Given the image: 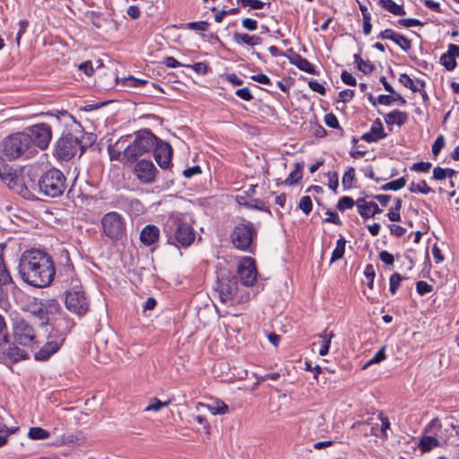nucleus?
Here are the masks:
<instances>
[{"label":"nucleus","instance_id":"1","mask_svg":"<svg viewBox=\"0 0 459 459\" xmlns=\"http://www.w3.org/2000/svg\"><path fill=\"white\" fill-rule=\"evenodd\" d=\"M30 314L39 326L45 327L48 333V341L34 355L36 360L46 361L60 349L74 324L54 299L39 303Z\"/></svg>","mask_w":459,"mask_h":459},{"label":"nucleus","instance_id":"2","mask_svg":"<svg viewBox=\"0 0 459 459\" xmlns=\"http://www.w3.org/2000/svg\"><path fill=\"white\" fill-rule=\"evenodd\" d=\"M19 273L22 279L28 284L45 288L49 286L55 278V263L45 252L36 249L29 250L22 255Z\"/></svg>","mask_w":459,"mask_h":459},{"label":"nucleus","instance_id":"3","mask_svg":"<svg viewBox=\"0 0 459 459\" xmlns=\"http://www.w3.org/2000/svg\"><path fill=\"white\" fill-rule=\"evenodd\" d=\"M47 115L50 117L52 124H62L65 127L56 144V156L66 161L77 154L81 157L86 149V146L82 143L84 132L81 124L67 111H59L57 115L49 113Z\"/></svg>","mask_w":459,"mask_h":459},{"label":"nucleus","instance_id":"4","mask_svg":"<svg viewBox=\"0 0 459 459\" xmlns=\"http://www.w3.org/2000/svg\"><path fill=\"white\" fill-rule=\"evenodd\" d=\"M166 243L178 249L189 247L195 239V230L182 213L171 214L166 221L163 230Z\"/></svg>","mask_w":459,"mask_h":459},{"label":"nucleus","instance_id":"5","mask_svg":"<svg viewBox=\"0 0 459 459\" xmlns=\"http://www.w3.org/2000/svg\"><path fill=\"white\" fill-rule=\"evenodd\" d=\"M130 138H133V140L123 151L122 162L124 164L134 163L145 154L152 153L158 141V137H156L151 130L144 129L135 132L132 135L128 134L125 137H121L117 142L116 145L124 143Z\"/></svg>","mask_w":459,"mask_h":459},{"label":"nucleus","instance_id":"6","mask_svg":"<svg viewBox=\"0 0 459 459\" xmlns=\"http://www.w3.org/2000/svg\"><path fill=\"white\" fill-rule=\"evenodd\" d=\"M30 140L25 132L6 136L0 142V159L11 161L22 157L29 158L32 153Z\"/></svg>","mask_w":459,"mask_h":459},{"label":"nucleus","instance_id":"7","mask_svg":"<svg viewBox=\"0 0 459 459\" xmlns=\"http://www.w3.org/2000/svg\"><path fill=\"white\" fill-rule=\"evenodd\" d=\"M215 290L219 293L220 300L224 304L240 303L249 299V293L239 288L238 276L230 273L221 272L217 276Z\"/></svg>","mask_w":459,"mask_h":459},{"label":"nucleus","instance_id":"8","mask_svg":"<svg viewBox=\"0 0 459 459\" xmlns=\"http://www.w3.org/2000/svg\"><path fill=\"white\" fill-rule=\"evenodd\" d=\"M256 237L257 230L254 223L245 219H240L230 233L232 246L238 250L251 254L255 252Z\"/></svg>","mask_w":459,"mask_h":459},{"label":"nucleus","instance_id":"9","mask_svg":"<svg viewBox=\"0 0 459 459\" xmlns=\"http://www.w3.org/2000/svg\"><path fill=\"white\" fill-rule=\"evenodd\" d=\"M39 192L50 198L61 196L65 191L66 178L64 173L56 168L44 172L38 180Z\"/></svg>","mask_w":459,"mask_h":459},{"label":"nucleus","instance_id":"10","mask_svg":"<svg viewBox=\"0 0 459 459\" xmlns=\"http://www.w3.org/2000/svg\"><path fill=\"white\" fill-rule=\"evenodd\" d=\"M101 228L104 235L117 241L126 235V222L124 217L117 212H109L101 218Z\"/></svg>","mask_w":459,"mask_h":459},{"label":"nucleus","instance_id":"11","mask_svg":"<svg viewBox=\"0 0 459 459\" xmlns=\"http://www.w3.org/2000/svg\"><path fill=\"white\" fill-rule=\"evenodd\" d=\"M25 134L30 138V150L33 152V147L37 146L41 150L48 148L52 139L51 125L48 123H38L25 131Z\"/></svg>","mask_w":459,"mask_h":459},{"label":"nucleus","instance_id":"12","mask_svg":"<svg viewBox=\"0 0 459 459\" xmlns=\"http://www.w3.org/2000/svg\"><path fill=\"white\" fill-rule=\"evenodd\" d=\"M13 337L22 346H32L36 343V333L32 325L24 318H18L13 323Z\"/></svg>","mask_w":459,"mask_h":459},{"label":"nucleus","instance_id":"13","mask_svg":"<svg viewBox=\"0 0 459 459\" xmlns=\"http://www.w3.org/2000/svg\"><path fill=\"white\" fill-rule=\"evenodd\" d=\"M65 302L66 308L79 316H84L89 310V301L83 291H66Z\"/></svg>","mask_w":459,"mask_h":459},{"label":"nucleus","instance_id":"14","mask_svg":"<svg viewBox=\"0 0 459 459\" xmlns=\"http://www.w3.org/2000/svg\"><path fill=\"white\" fill-rule=\"evenodd\" d=\"M134 163L133 172L142 184L149 185L155 182L159 171L152 160L141 159Z\"/></svg>","mask_w":459,"mask_h":459},{"label":"nucleus","instance_id":"15","mask_svg":"<svg viewBox=\"0 0 459 459\" xmlns=\"http://www.w3.org/2000/svg\"><path fill=\"white\" fill-rule=\"evenodd\" d=\"M240 282L244 286H252L257 280V271L252 257H244L238 266Z\"/></svg>","mask_w":459,"mask_h":459},{"label":"nucleus","instance_id":"16","mask_svg":"<svg viewBox=\"0 0 459 459\" xmlns=\"http://www.w3.org/2000/svg\"><path fill=\"white\" fill-rule=\"evenodd\" d=\"M154 158L158 165L162 169H168L172 166L171 159L173 150L169 143L162 142L158 138L156 146L152 151Z\"/></svg>","mask_w":459,"mask_h":459},{"label":"nucleus","instance_id":"17","mask_svg":"<svg viewBox=\"0 0 459 459\" xmlns=\"http://www.w3.org/2000/svg\"><path fill=\"white\" fill-rule=\"evenodd\" d=\"M356 206L358 212L364 220L373 218L383 212L377 203L367 201L365 198H359L356 201Z\"/></svg>","mask_w":459,"mask_h":459},{"label":"nucleus","instance_id":"18","mask_svg":"<svg viewBox=\"0 0 459 459\" xmlns=\"http://www.w3.org/2000/svg\"><path fill=\"white\" fill-rule=\"evenodd\" d=\"M288 52H290V55H286V57L289 59L290 64L294 65L299 70L304 71L307 74H317L316 67L308 60L302 57L299 54L296 53L292 48H289Z\"/></svg>","mask_w":459,"mask_h":459},{"label":"nucleus","instance_id":"19","mask_svg":"<svg viewBox=\"0 0 459 459\" xmlns=\"http://www.w3.org/2000/svg\"><path fill=\"white\" fill-rule=\"evenodd\" d=\"M458 56L459 45L449 44L447 51L440 56V64L444 65L447 71H453L457 65L455 58Z\"/></svg>","mask_w":459,"mask_h":459},{"label":"nucleus","instance_id":"20","mask_svg":"<svg viewBox=\"0 0 459 459\" xmlns=\"http://www.w3.org/2000/svg\"><path fill=\"white\" fill-rule=\"evenodd\" d=\"M387 134L384 132L382 122L379 118H377L370 130L362 134L361 140L367 143H377L382 139L386 138Z\"/></svg>","mask_w":459,"mask_h":459},{"label":"nucleus","instance_id":"21","mask_svg":"<svg viewBox=\"0 0 459 459\" xmlns=\"http://www.w3.org/2000/svg\"><path fill=\"white\" fill-rule=\"evenodd\" d=\"M0 351L5 354L13 363L26 359L29 357V354L25 350L21 349L15 345L8 344V340L6 341L5 344L1 345Z\"/></svg>","mask_w":459,"mask_h":459},{"label":"nucleus","instance_id":"22","mask_svg":"<svg viewBox=\"0 0 459 459\" xmlns=\"http://www.w3.org/2000/svg\"><path fill=\"white\" fill-rule=\"evenodd\" d=\"M159 236V228L155 225L148 224L142 230L140 233V240L144 246L149 247L158 240Z\"/></svg>","mask_w":459,"mask_h":459},{"label":"nucleus","instance_id":"23","mask_svg":"<svg viewBox=\"0 0 459 459\" xmlns=\"http://www.w3.org/2000/svg\"><path fill=\"white\" fill-rule=\"evenodd\" d=\"M408 120V114L399 109H394L385 115V122L387 125L403 126Z\"/></svg>","mask_w":459,"mask_h":459},{"label":"nucleus","instance_id":"24","mask_svg":"<svg viewBox=\"0 0 459 459\" xmlns=\"http://www.w3.org/2000/svg\"><path fill=\"white\" fill-rule=\"evenodd\" d=\"M233 40L237 44H245L250 47L260 45L262 39L256 35H249L247 33L235 32L233 34Z\"/></svg>","mask_w":459,"mask_h":459},{"label":"nucleus","instance_id":"25","mask_svg":"<svg viewBox=\"0 0 459 459\" xmlns=\"http://www.w3.org/2000/svg\"><path fill=\"white\" fill-rule=\"evenodd\" d=\"M0 179L11 187L12 184H16L18 178L11 167L2 163L0 165Z\"/></svg>","mask_w":459,"mask_h":459},{"label":"nucleus","instance_id":"26","mask_svg":"<svg viewBox=\"0 0 459 459\" xmlns=\"http://www.w3.org/2000/svg\"><path fill=\"white\" fill-rule=\"evenodd\" d=\"M378 4L394 15L403 16L406 14L403 6L397 4L394 0H378Z\"/></svg>","mask_w":459,"mask_h":459},{"label":"nucleus","instance_id":"27","mask_svg":"<svg viewBox=\"0 0 459 459\" xmlns=\"http://www.w3.org/2000/svg\"><path fill=\"white\" fill-rule=\"evenodd\" d=\"M346 240L342 236H340L336 242V247L332 253L330 264L341 259L345 252Z\"/></svg>","mask_w":459,"mask_h":459},{"label":"nucleus","instance_id":"28","mask_svg":"<svg viewBox=\"0 0 459 459\" xmlns=\"http://www.w3.org/2000/svg\"><path fill=\"white\" fill-rule=\"evenodd\" d=\"M303 165L300 163L295 164V169L289 174L284 183L287 186H292L299 182L302 178Z\"/></svg>","mask_w":459,"mask_h":459},{"label":"nucleus","instance_id":"29","mask_svg":"<svg viewBox=\"0 0 459 459\" xmlns=\"http://www.w3.org/2000/svg\"><path fill=\"white\" fill-rule=\"evenodd\" d=\"M419 446L422 452H429L431 449L437 447L439 446V441L434 437L425 436L420 439Z\"/></svg>","mask_w":459,"mask_h":459},{"label":"nucleus","instance_id":"30","mask_svg":"<svg viewBox=\"0 0 459 459\" xmlns=\"http://www.w3.org/2000/svg\"><path fill=\"white\" fill-rule=\"evenodd\" d=\"M353 58H354V62L357 64L358 65V69L359 71H361L362 73H364L365 74H371L374 70V65L373 64H371L370 61H364L359 54H354L353 56Z\"/></svg>","mask_w":459,"mask_h":459},{"label":"nucleus","instance_id":"31","mask_svg":"<svg viewBox=\"0 0 459 459\" xmlns=\"http://www.w3.org/2000/svg\"><path fill=\"white\" fill-rule=\"evenodd\" d=\"M403 202L400 198L394 199V205L391 207L386 214L391 221H401L400 210L402 208Z\"/></svg>","mask_w":459,"mask_h":459},{"label":"nucleus","instance_id":"32","mask_svg":"<svg viewBox=\"0 0 459 459\" xmlns=\"http://www.w3.org/2000/svg\"><path fill=\"white\" fill-rule=\"evenodd\" d=\"M399 82L413 92L421 91V88H420V83H417V80L414 82L407 74H400Z\"/></svg>","mask_w":459,"mask_h":459},{"label":"nucleus","instance_id":"33","mask_svg":"<svg viewBox=\"0 0 459 459\" xmlns=\"http://www.w3.org/2000/svg\"><path fill=\"white\" fill-rule=\"evenodd\" d=\"M134 202L136 204L139 203L138 200H129L124 195H118L111 201V206L119 209H126L129 205H132Z\"/></svg>","mask_w":459,"mask_h":459},{"label":"nucleus","instance_id":"34","mask_svg":"<svg viewBox=\"0 0 459 459\" xmlns=\"http://www.w3.org/2000/svg\"><path fill=\"white\" fill-rule=\"evenodd\" d=\"M28 436L30 439L41 440L48 438L50 434L48 431L43 429L42 428L33 427L30 429Z\"/></svg>","mask_w":459,"mask_h":459},{"label":"nucleus","instance_id":"35","mask_svg":"<svg viewBox=\"0 0 459 459\" xmlns=\"http://www.w3.org/2000/svg\"><path fill=\"white\" fill-rule=\"evenodd\" d=\"M355 179V169L350 167L343 174L342 184L344 189H350L352 187L353 181Z\"/></svg>","mask_w":459,"mask_h":459},{"label":"nucleus","instance_id":"36","mask_svg":"<svg viewBox=\"0 0 459 459\" xmlns=\"http://www.w3.org/2000/svg\"><path fill=\"white\" fill-rule=\"evenodd\" d=\"M409 191L411 193L420 192L421 194L427 195V194L432 192V189L428 186V184L425 180H420L417 184H415L414 182H411V184L409 186Z\"/></svg>","mask_w":459,"mask_h":459},{"label":"nucleus","instance_id":"37","mask_svg":"<svg viewBox=\"0 0 459 459\" xmlns=\"http://www.w3.org/2000/svg\"><path fill=\"white\" fill-rule=\"evenodd\" d=\"M0 281L13 282L12 277L4 264V260L3 257V249H0Z\"/></svg>","mask_w":459,"mask_h":459},{"label":"nucleus","instance_id":"38","mask_svg":"<svg viewBox=\"0 0 459 459\" xmlns=\"http://www.w3.org/2000/svg\"><path fill=\"white\" fill-rule=\"evenodd\" d=\"M403 279V277L398 273H394L389 279V290L392 294H395L397 290L400 287L401 281Z\"/></svg>","mask_w":459,"mask_h":459},{"label":"nucleus","instance_id":"39","mask_svg":"<svg viewBox=\"0 0 459 459\" xmlns=\"http://www.w3.org/2000/svg\"><path fill=\"white\" fill-rule=\"evenodd\" d=\"M171 401L170 400H168V401H165V402H161L160 400L157 399V398H153L150 404L145 408L144 411H159L160 410H161L162 408L168 406L169 404H170Z\"/></svg>","mask_w":459,"mask_h":459},{"label":"nucleus","instance_id":"40","mask_svg":"<svg viewBox=\"0 0 459 459\" xmlns=\"http://www.w3.org/2000/svg\"><path fill=\"white\" fill-rule=\"evenodd\" d=\"M356 204V202L350 196H342L337 203V209L343 212L347 209H351Z\"/></svg>","mask_w":459,"mask_h":459},{"label":"nucleus","instance_id":"41","mask_svg":"<svg viewBox=\"0 0 459 459\" xmlns=\"http://www.w3.org/2000/svg\"><path fill=\"white\" fill-rule=\"evenodd\" d=\"M84 441V437L81 432L64 435L63 442L65 444H81Z\"/></svg>","mask_w":459,"mask_h":459},{"label":"nucleus","instance_id":"42","mask_svg":"<svg viewBox=\"0 0 459 459\" xmlns=\"http://www.w3.org/2000/svg\"><path fill=\"white\" fill-rule=\"evenodd\" d=\"M299 208L302 210V212L307 215L310 213L313 208L312 200L310 196L305 195L302 196L299 203Z\"/></svg>","mask_w":459,"mask_h":459},{"label":"nucleus","instance_id":"43","mask_svg":"<svg viewBox=\"0 0 459 459\" xmlns=\"http://www.w3.org/2000/svg\"><path fill=\"white\" fill-rule=\"evenodd\" d=\"M393 42L397 44L405 52H407L411 48V40L398 32L395 36V39L393 40Z\"/></svg>","mask_w":459,"mask_h":459},{"label":"nucleus","instance_id":"44","mask_svg":"<svg viewBox=\"0 0 459 459\" xmlns=\"http://www.w3.org/2000/svg\"><path fill=\"white\" fill-rule=\"evenodd\" d=\"M385 346L382 347L377 353L373 356L372 359H370L367 364L364 366V368H368V366L376 363H380L385 359Z\"/></svg>","mask_w":459,"mask_h":459},{"label":"nucleus","instance_id":"45","mask_svg":"<svg viewBox=\"0 0 459 459\" xmlns=\"http://www.w3.org/2000/svg\"><path fill=\"white\" fill-rule=\"evenodd\" d=\"M209 23L207 22H191L186 24V27L189 30L197 31H205L208 28Z\"/></svg>","mask_w":459,"mask_h":459},{"label":"nucleus","instance_id":"46","mask_svg":"<svg viewBox=\"0 0 459 459\" xmlns=\"http://www.w3.org/2000/svg\"><path fill=\"white\" fill-rule=\"evenodd\" d=\"M416 290L419 295L423 296L431 292L432 286L427 281H420L416 283Z\"/></svg>","mask_w":459,"mask_h":459},{"label":"nucleus","instance_id":"47","mask_svg":"<svg viewBox=\"0 0 459 459\" xmlns=\"http://www.w3.org/2000/svg\"><path fill=\"white\" fill-rule=\"evenodd\" d=\"M406 185V179L401 177L395 180L388 182V187L390 191H397L404 187Z\"/></svg>","mask_w":459,"mask_h":459},{"label":"nucleus","instance_id":"48","mask_svg":"<svg viewBox=\"0 0 459 459\" xmlns=\"http://www.w3.org/2000/svg\"><path fill=\"white\" fill-rule=\"evenodd\" d=\"M398 23L405 28L414 27V26H420L422 25V22L415 18H403L398 20Z\"/></svg>","mask_w":459,"mask_h":459},{"label":"nucleus","instance_id":"49","mask_svg":"<svg viewBox=\"0 0 459 459\" xmlns=\"http://www.w3.org/2000/svg\"><path fill=\"white\" fill-rule=\"evenodd\" d=\"M431 168L430 162L420 161L412 164L411 169L416 172H429Z\"/></svg>","mask_w":459,"mask_h":459},{"label":"nucleus","instance_id":"50","mask_svg":"<svg viewBox=\"0 0 459 459\" xmlns=\"http://www.w3.org/2000/svg\"><path fill=\"white\" fill-rule=\"evenodd\" d=\"M148 82H149L148 81L142 80V79H136L133 76H130L124 80V85L128 86V87H140Z\"/></svg>","mask_w":459,"mask_h":459},{"label":"nucleus","instance_id":"51","mask_svg":"<svg viewBox=\"0 0 459 459\" xmlns=\"http://www.w3.org/2000/svg\"><path fill=\"white\" fill-rule=\"evenodd\" d=\"M326 214L328 215V217L323 221L324 222L333 223L338 226L342 225V222L337 212L327 210Z\"/></svg>","mask_w":459,"mask_h":459},{"label":"nucleus","instance_id":"52","mask_svg":"<svg viewBox=\"0 0 459 459\" xmlns=\"http://www.w3.org/2000/svg\"><path fill=\"white\" fill-rule=\"evenodd\" d=\"M185 66L192 68L199 74H206L208 71V65L204 62H198L194 65H186Z\"/></svg>","mask_w":459,"mask_h":459},{"label":"nucleus","instance_id":"53","mask_svg":"<svg viewBox=\"0 0 459 459\" xmlns=\"http://www.w3.org/2000/svg\"><path fill=\"white\" fill-rule=\"evenodd\" d=\"M354 97V91L350 89H345L339 92L338 100L343 103L351 101Z\"/></svg>","mask_w":459,"mask_h":459},{"label":"nucleus","instance_id":"54","mask_svg":"<svg viewBox=\"0 0 459 459\" xmlns=\"http://www.w3.org/2000/svg\"><path fill=\"white\" fill-rule=\"evenodd\" d=\"M445 146V138L443 135L437 136L432 145V153L437 156L439 154L443 147Z\"/></svg>","mask_w":459,"mask_h":459},{"label":"nucleus","instance_id":"55","mask_svg":"<svg viewBox=\"0 0 459 459\" xmlns=\"http://www.w3.org/2000/svg\"><path fill=\"white\" fill-rule=\"evenodd\" d=\"M325 123L327 126L331 128H339V121L336 117V116L333 113L326 114L325 116Z\"/></svg>","mask_w":459,"mask_h":459},{"label":"nucleus","instance_id":"56","mask_svg":"<svg viewBox=\"0 0 459 459\" xmlns=\"http://www.w3.org/2000/svg\"><path fill=\"white\" fill-rule=\"evenodd\" d=\"M264 3L260 0H243L241 5L243 7L249 6L254 10L262 9L264 6Z\"/></svg>","mask_w":459,"mask_h":459},{"label":"nucleus","instance_id":"57","mask_svg":"<svg viewBox=\"0 0 459 459\" xmlns=\"http://www.w3.org/2000/svg\"><path fill=\"white\" fill-rule=\"evenodd\" d=\"M253 202H254V204L246 202V203H244V205L246 207H247L248 209L269 212L268 208H266L264 205L262 201H260L258 199H255Z\"/></svg>","mask_w":459,"mask_h":459},{"label":"nucleus","instance_id":"58","mask_svg":"<svg viewBox=\"0 0 459 459\" xmlns=\"http://www.w3.org/2000/svg\"><path fill=\"white\" fill-rule=\"evenodd\" d=\"M236 95L246 101H250L254 98L247 87L238 89Z\"/></svg>","mask_w":459,"mask_h":459},{"label":"nucleus","instance_id":"59","mask_svg":"<svg viewBox=\"0 0 459 459\" xmlns=\"http://www.w3.org/2000/svg\"><path fill=\"white\" fill-rule=\"evenodd\" d=\"M341 79L343 82V83L350 85V86H355L357 84L356 79L353 77L351 74H350L347 71H342L341 74Z\"/></svg>","mask_w":459,"mask_h":459},{"label":"nucleus","instance_id":"60","mask_svg":"<svg viewBox=\"0 0 459 459\" xmlns=\"http://www.w3.org/2000/svg\"><path fill=\"white\" fill-rule=\"evenodd\" d=\"M308 86H309V88L312 91H316V92H317V93H319L321 95H325V92H326L325 88L324 87V85H322L321 83H319L316 80L311 79L308 82Z\"/></svg>","mask_w":459,"mask_h":459},{"label":"nucleus","instance_id":"61","mask_svg":"<svg viewBox=\"0 0 459 459\" xmlns=\"http://www.w3.org/2000/svg\"><path fill=\"white\" fill-rule=\"evenodd\" d=\"M379 259L386 265H393L394 263V255L386 250H383L379 253Z\"/></svg>","mask_w":459,"mask_h":459},{"label":"nucleus","instance_id":"62","mask_svg":"<svg viewBox=\"0 0 459 459\" xmlns=\"http://www.w3.org/2000/svg\"><path fill=\"white\" fill-rule=\"evenodd\" d=\"M258 23L255 20L251 18H245L242 20V27L249 31H254L257 29Z\"/></svg>","mask_w":459,"mask_h":459},{"label":"nucleus","instance_id":"63","mask_svg":"<svg viewBox=\"0 0 459 459\" xmlns=\"http://www.w3.org/2000/svg\"><path fill=\"white\" fill-rule=\"evenodd\" d=\"M366 197H372L377 200L382 206H387L392 196L390 195H366Z\"/></svg>","mask_w":459,"mask_h":459},{"label":"nucleus","instance_id":"64","mask_svg":"<svg viewBox=\"0 0 459 459\" xmlns=\"http://www.w3.org/2000/svg\"><path fill=\"white\" fill-rule=\"evenodd\" d=\"M388 228L390 230L391 234L395 237H402L406 232V229L400 225L390 224L388 225Z\"/></svg>","mask_w":459,"mask_h":459}]
</instances>
